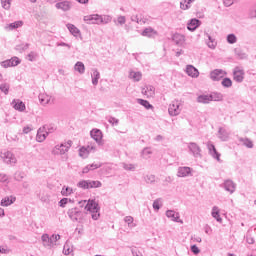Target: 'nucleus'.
Returning a JSON list of instances; mask_svg holds the SVG:
<instances>
[{
  "label": "nucleus",
  "instance_id": "1",
  "mask_svg": "<svg viewBox=\"0 0 256 256\" xmlns=\"http://www.w3.org/2000/svg\"><path fill=\"white\" fill-rule=\"evenodd\" d=\"M59 239H61V235L59 234H53L51 236L49 234H43L41 237L44 247H54V245H57Z\"/></svg>",
  "mask_w": 256,
  "mask_h": 256
},
{
  "label": "nucleus",
  "instance_id": "2",
  "mask_svg": "<svg viewBox=\"0 0 256 256\" xmlns=\"http://www.w3.org/2000/svg\"><path fill=\"white\" fill-rule=\"evenodd\" d=\"M101 181H95V180H82L78 182L77 187L79 189H98L99 187H102Z\"/></svg>",
  "mask_w": 256,
  "mask_h": 256
},
{
  "label": "nucleus",
  "instance_id": "3",
  "mask_svg": "<svg viewBox=\"0 0 256 256\" xmlns=\"http://www.w3.org/2000/svg\"><path fill=\"white\" fill-rule=\"evenodd\" d=\"M73 145V141L68 140L65 143H62L61 145H56L52 150V155H65L69 149H71V146Z\"/></svg>",
  "mask_w": 256,
  "mask_h": 256
},
{
  "label": "nucleus",
  "instance_id": "4",
  "mask_svg": "<svg viewBox=\"0 0 256 256\" xmlns=\"http://www.w3.org/2000/svg\"><path fill=\"white\" fill-rule=\"evenodd\" d=\"M84 21L88 25H101V23H107V21H105L103 19V16H101L99 14H92V15L84 16Z\"/></svg>",
  "mask_w": 256,
  "mask_h": 256
},
{
  "label": "nucleus",
  "instance_id": "5",
  "mask_svg": "<svg viewBox=\"0 0 256 256\" xmlns=\"http://www.w3.org/2000/svg\"><path fill=\"white\" fill-rule=\"evenodd\" d=\"M91 151L95 152L97 151V146L94 142H88L87 147L83 146L79 149V155L82 157V159H87L89 157V154Z\"/></svg>",
  "mask_w": 256,
  "mask_h": 256
},
{
  "label": "nucleus",
  "instance_id": "6",
  "mask_svg": "<svg viewBox=\"0 0 256 256\" xmlns=\"http://www.w3.org/2000/svg\"><path fill=\"white\" fill-rule=\"evenodd\" d=\"M0 157L7 165H15L17 163V158L11 151L1 152Z\"/></svg>",
  "mask_w": 256,
  "mask_h": 256
},
{
  "label": "nucleus",
  "instance_id": "7",
  "mask_svg": "<svg viewBox=\"0 0 256 256\" xmlns=\"http://www.w3.org/2000/svg\"><path fill=\"white\" fill-rule=\"evenodd\" d=\"M180 103L177 100L172 101V103L169 105L168 112L171 117H177L179 113H181Z\"/></svg>",
  "mask_w": 256,
  "mask_h": 256
},
{
  "label": "nucleus",
  "instance_id": "8",
  "mask_svg": "<svg viewBox=\"0 0 256 256\" xmlns=\"http://www.w3.org/2000/svg\"><path fill=\"white\" fill-rule=\"evenodd\" d=\"M68 217L71 221H79V219H82L83 217V212L78 208H72L68 210Z\"/></svg>",
  "mask_w": 256,
  "mask_h": 256
},
{
  "label": "nucleus",
  "instance_id": "9",
  "mask_svg": "<svg viewBox=\"0 0 256 256\" xmlns=\"http://www.w3.org/2000/svg\"><path fill=\"white\" fill-rule=\"evenodd\" d=\"M222 187L230 193V195H233V192L237 189V184L233 182V180H225L224 183L222 184Z\"/></svg>",
  "mask_w": 256,
  "mask_h": 256
},
{
  "label": "nucleus",
  "instance_id": "10",
  "mask_svg": "<svg viewBox=\"0 0 256 256\" xmlns=\"http://www.w3.org/2000/svg\"><path fill=\"white\" fill-rule=\"evenodd\" d=\"M188 149L192 153L193 157H201V147L195 142L188 143Z\"/></svg>",
  "mask_w": 256,
  "mask_h": 256
},
{
  "label": "nucleus",
  "instance_id": "11",
  "mask_svg": "<svg viewBox=\"0 0 256 256\" xmlns=\"http://www.w3.org/2000/svg\"><path fill=\"white\" fill-rule=\"evenodd\" d=\"M225 75H227V73L222 69H215L210 73V79H212V81H221Z\"/></svg>",
  "mask_w": 256,
  "mask_h": 256
},
{
  "label": "nucleus",
  "instance_id": "12",
  "mask_svg": "<svg viewBox=\"0 0 256 256\" xmlns=\"http://www.w3.org/2000/svg\"><path fill=\"white\" fill-rule=\"evenodd\" d=\"M86 211H89L90 213H99V204L95 202V200H88V202L85 205Z\"/></svg>",
  "mask_w": 256,
  "mask_h": 256
},
{
  "label": "nucleus",
  "instance_id": "13",
  "mask_svg": "<svg viewBox=\"0 0 256 256\" xmlns=\"http://www.w3.org/2000/svg\"><path fill=\"white\" fill-rule=\"evenodd\" d=\"M233 79L237 83H243V79H245V72L239 67H236L233 71Z\"/></svg>",
  "mask_w": 256,
  "mask_h": 256
},
{
  "label": "nucleus",
  "instance_id": "14",
  "mask_svg": "<svg viewBox=\"0 0 256 256\" xmlns=\"http://www.w3.org/2000/svg\"><path fill=\"white\" fill-rule=\"evenodd\" d=\"M90 136L94 139V141H96V143H98V145H103V142H101L103 139V132H101V130L93 129L90 132Z\"/></svg>",
  "mask_w": 256,
  "mask_h": 256
},
{
  "label": "nucleus",
  "instance_id": "15",
  "mask_svg": "<svg viewBox=\"0 0 256 256\" xmlns=\"http://www.w3.org/2000/svg\"><path fill=\"white\" fill-rule=\"evenodd\" d=\"M166 217L171 219V221H175L176 223H183V220L180 219L179 212H175L174 210H167Z\"/></svg>",
  "mask_w": 256,
  "mask_h": 256
},
{
  "label": "nucleus",
  "instance_id": "16",
  "mask_svg": "<svg viewBox=\"0 0 256 256\" xmlns=\"http://www.w3.org/2000/svg\"><path fill=\"white\" fill-rule=\"evenodd\" d=\"M56 9H60L61 11L67 12L71 10V2L67 0H62L55 4Z\"/></svg>",
  "mask_w": 256,
  "mask_h": 256
},
{
  "label": "nucleus",
  "instance_id": "17",
  "mask_svg": "<svg viewBox=\"0 0 256 256\" xmlns=\"http://www.w3.org/2000/svg\"><path fill=\"white\" fill-rule=\"evenodd\" d=\"M208 151L210 155L214 158L217 159L218 161H221V154L217 152V148H215V145L212 143L207 144Z\"/></svg>",
  "mask_w": 256,
  "mask_h": 256
},
{
  "label": "nucleus",
  "instance_id": "18",
  "mask_svg": "<svg viewBox=\"0 0 256 256\" xmlns=\"http://www.w3.org/2000/svg\"><path fill=\"white\" fill-rule=\"evenodd\" d=\"M15 201H17L15 196H6L1 200L0 205L2 207H9V205H13Z\"/></svg>",
  "mask_w": 256,
  "mask_h": 256
},
{
  "label": "nucleus",
  "instance_id": "19",
  "mask_svg": "<svg viewBox=\"0 0 256 256\" xmlns=\"http://www.w3.org/2000/svg\"><path fill=\"white\" fill-rule=\"evenodd\" d=\"M49 135V132H45V127L40 128L36 135V140L38 143H43L45 139H47V136Z\"/></svg>",
  "mask_w": 256,
  "mask_h": 256
},
{
  "label": "nucleus",
  "instance_id": "20",
  "mask_svg": "<svg viewBox=\"0 0 256 256\" xmlns=\"http://www.w3.org/2000/svg\"><path fill=\"white\" fill-rule=\"evenodd\" d=\"M201 25V20L194 18L190 20V23L187 24L188 31H195Z\"/></svg>",
  "mask_w": 256,
  "mask_h": 256
},
{
  "label": "nucleus",
  "instance_id": "21",
  "mask_svg": "<svg viewBox=\"0 0 256 256\" xmlns=\"http://www.w3.org/2000/svg\"><path fill=\"white\" fill-rule=\"evenodd\" d=\"M172 41L175 43V45L181 46L185 43V36L176 33L172 36Z\"/></svg>",
  "mask_w": 256,
  "mask_h": 256
},
{
  "label": "nucleus",
  "instance_id": "22",
  "mask_svg": "<svg viewBox=\"0 0 256 256\" xmlns=\"http://www.w3.org/2000/svg\"><path fill=\"white\" fill-rule=\"evenodd\" d=\"M186 73L189 77H199V70H197L193 65H187Z\"/></svg>",
  "mask_w": 256,
  "mask_h": 256
},
{
  "label": "nucleus",
  "instance_id": "23",
  "mask_svg": "<svg viewBox=\"0 0 256 256\" xmlns=\"http://www.w3.org/2000/svg\"><path fill=\"white\" fill-rule=\"evenodd\" d=\"M191 175V168L190 167H179L178 168V177H189Z\"/></svg>",
  "mask_w": 256,
  "mask_h": 256
},
{
  "label": "nucleus",
  "instance_id": "24",
  "mask_svg": "<svg viewBox=\"0 0 256 256\" xmlns=\"http://www.w3.org/2000/svg\"><path fill=\"white\" fill-rule=\"evenodd\" d=\"M142 95H146V97H153L155 95V87L150 85L142 88Z\"/></svg>",
  "mask_w": 256,
  "mask_h": 256
},
{
  "label": "nucleus",
  "instance_id": "25",
  "mask_svg": "<svg viewBox=\"0 0 256 256\" xmlns=\"http://www.w3.org/2000/svg\"><path fill=\"white\" fill-rule=\"evenodd\" d=\"M13 104V107L16 111H20V112H23L25 111L26 107H25V103H23V101L21 100H14L12 102Z\"/></svg>",
  "mask_w": 256,
  "mask_h": 256
},
{
  "label": "nucleus",
  "instance_id": "26",
  "mask_svg": "<svg viewBox=\"0 0 256 256\" xmlns=\"http://www.w3.org/2000/svg\"><path fill=\"white\" fill-rule=\"evenodd\" d=\"M93 73L91 75L92 77V84L93 85H98L99 84V79H101V73H99V70H97L96 68H94Z\"/></svg>",
  "mask_w": 256,
  "mask_h": 256
},
{
  "label": "nucleus",
  "instance_id": "27",
  "mask_svg": "<svg viewBox=\"0 0 256 256\" xmlns=\"http://www.w3.org/2000/svg\"><path fill=\"white\" fill-rule=\"evenodd\" d=\"M218 137L221 141H228L229 139V132L225 128H219L218 130Z\"/></svg>",
  "mask_w": 256,
  "mask_h": 256
},
{
  "label": "nucleus",
  "instance_id": "28",
  "mask_svg": "<svg viewBox=\"0 0 256 256\" xmlns=\"http://www.w3.org/2000/svg\"><path fill=\"white\" fill-rule=\"evenodd\" d=\"M212 217L218 221V223H223V218H221V215L219 214V207L214 206L212 208Z\"/></svg>",
  "mask_w": 256,
  "mask_h": 256
},
{
  "label": "nucleus",
  "instance_id": "29",
  "mask_svg": "<svg viewBox=\"0 0 256 256\" xmlns=\"http://www.w3.org/2000/svg\"><path fill=\"white\" fill-rule=\"evenodd\" d=\"M142 35L143 37H155V35H157V31L153 30L151 27H148L143 30Z\"/></svg>",
  "mask_w": 256,
  "mask_h": 256
},
{
  "label": "nucleus",
  "instance_id": "30",
  "mask_svg": "<svg viewBox=\"0 0 256 256\" xmlns=\"http://www.w3.org/2000/svg\"><path fill=\"white\" fill-rule=\"evenodd\" d=\"M67 29L70 31V33L74 36V37H78L79 34L81 33V31L79 30V28H77L75 25L73 24H67Z\"/></svg>",
  "mask_w": 256,
  "mask_h": 256
},
{
  "label": "nucleus",
  "instance_id": "31",
  "mask_svg": "<svg viewBox=\"0 0 256 256\" xmlns=\"http://www.w3.org/2000/svg\"><path fill=\"white\" fill-rule=\"evenodd\" d=\"M210 101H223V94L221 92H212L210 94Z\"/></svg>",
  "mask_w": 256,
  "mask_h": 256
},
{
  "label": "nucleus",
  "instance_id": "32",
  "mask_svg": "<svg viewBox=\"0 0 256 256\" xmlns=\"http://www.w3.org/2000/svg\"><path fill=\"white\" fill-rule=\"evenodd\" d=\"M74 69L75 71H77L78 73H80V75H83V73H85V64H83V62L78 61L75 65H74Z\"/></svg>",
  "mask_w": 256,
  "mask_h": 256
},
{
  "label": "nucleus",
  "instance_id": "33",
  "mask_svg": "<svg viewBox=\"0 0 256 256\" xmlns=\"http://www.w3.org/2000/svg\"><path fill=\"white\" fill-rule=\"evenodd\" d=\"M101 167V164H91L87 165L86 167L83 168L82 173H88L90 171H95V169H99Z\"/></svg>",
  "mask_w": 256,
  "mask_h": 256
},
{
  "label": "nucleus",
  "instance_id": "34",
  "mask_svg": "<svg viewBox=\"0 0 256 256\" xmlns=\"http://www.w3.org/2000/svg\"><path fill=\"white\" fill-rule=\"evenodd\" d=\"M142 77L143 74H141V72L131 71L129 74V78L133 79V81H141Z\"/></svg>",
  "mask_w": 256,
  "mask_h": 256
},
{
  "label": "nucleus",
  "instance_id": "35",
  "mask_svg": "<svg viewBox=\"0 0 256 256\" xmlns=\"http://www.w3.org/2000/svg\"><path fill=\"white\" fill-rule=\"evenodd\" d=\"M197 102L198 103H211V96L210 95H200L197 97Z\"/></svg>",
  "mask_w": 256,
  "mask_h": 256
},
{
  "label": "nucleus",
  "instance_id": "36",
  "mask_svg": "<svg viewBox=\"0 0 256 256\" xmlns=\"http://www.w3.org/2000/svg\"><path fill=\"white\" fill-rule=\"evenodd\" d=\"M240 143H242L248 149H253V141L249 138H239Z\"/></svg>",
  "mask_w": 256,
  "mask_h": 256
},
{
  "label": "nucleus",
  "instance_id": "37",
  "mask_svg": "<svg viewBox=\"0 0 256 256\" xmlns=\"http://www.w3.org/2000/svg\"><path fill=\"white\" fill-rule=\"evenodd\" d=\"M234 53L238 59H247V54L241 48L234 49Z\"/></svg>",
  "mask_w": 256,
  "mask_h": 256
},
{
  "label": "nucleus",
  "instance_id": "38",
  "mask_svg": "<svg viewBox=\"0 0 256 256\" xmlns=\"http://www.w3.org/2000/svg\"><path fill=\"white\" fill-rule=\"evenodd\" d=\"M71 193H73V188L66 186L62 188L61 195H63V197H69Z\"/></svg>",
  "mask_w": 256,
  "mask_h": 256
},
{
  "label": "nucleus",
  "instance_id": "39",
  "mask_svg": "<svg viewBox=\"0 0 256 256\" xmlns=\"http://www.w3.org/2000/svg\"><path fill=\"white\" fill-rule=\"evenodd\" d=\"M138 103L142 105V107H145V109H153V105L147 100L138 99Z\"/></svg>",
  "mask_w": 256,
  "mask_h": 256
},
{
  "label": "nucleus",
  "instance_id": "40",
  "mask_svg": "<svg viewBox=\"0 0 256 256\" xmlns=\"http://www.w3.org/2000/svg\"><path fill=\"white\" fill-rule=\"evenodd\" d=\"M39 101H40L41 105H47L49 103L50 99H49V96H47L45 94H40Z\"/></svg>",
  "mask_w": 256,
  "mask_h": 256
},
{
  "label": "nucleus",
  "instance_id": "41",
  "mask_svg": "<svg viewBox=\"0 0 256 256\" xmlns=\"http://www.w3.org/2000/svg\"><path fill=\"white\" fill-rule=\"evenodd\" d=\"M221 85L229 89V87H233V81H231L230 78H224L221 82Z\"/></svg>",
  "mask_w": 256,
  "mask_h": 256
},
{
  "label": "nucleus",
  "instance_id": "42",
  "mask_svg": "<svg viewBox=\"0 0 256 256\" xmlns=\"http://www.w3.org/2000/svg\"><path fill=\"white\" fill-rule=\"evenodd\" d=\"M227 41L230 45H233V44L237 43V36H235V34H229L227 36Z\"/></svg>",
  "mask_w": 256,
  "mask_h": 256
},
{
  "label": "nucleus",
  "instance_id": "43",
  "mask_svg": "<svg viewBox=\"0 0 256 256\" xmlns=\"http://www.w3.org/2000/svg\"><path fill=\"white\" fill-rule=\"evenodd\" d=\"M131 21H133L134 23H139L140 25H143V23H145L144 20L139 17V15L131 16Z\"/></svg>",
  "mask_w": 256,
  "mask_h": 256
},
{
  "label": "nucleus",
  "instance_id": "44",
  "mask_svg": "<svg viewBox=\"0 0 256 256\" xmlns=\"http://www.w3.org/2000/svg\"><path fill=\"white\" fill-rule=\"evenodd\" d=\"M9 84L4 83L0 85V90L2 91V93H4L5 95L9 94Z\"/></svg>",
  "mask_w": 256,
  "mask_h": 256
},
{
  "label": "nucleus",
  "instance_id": "45",
  "mask_svg": "<svg viewBox=\"0 0 256 256\" xmlns=\"http://www.w3.org/2000/svg\"><path fill=\"white\" fill-rule=\"evenodd\" d=\"M27 49H29L28 43L16 46V51H20V53H22V51H27Z\"/></svg>",
  "mask_w": 256,
  "mask_h": 256
},
{
  "label": "nucleus",
  "instance_id": "46",
  "mask_svg": "<svg viewBox=\"0 0 256 256\" xmlns=\"http://www.w3.org/2000/svg\"><path fill=\"white\" fill-rule=\"evenodd\" d=\"M125 223H127L128 227H135V225H133V217L132 216H126L124 218Z\"/></svg>",
  "mask_w": 256,
  "mask_h": 256
},
{
  "label": "nucleus",
  "instance_id": "47",
  "mask_svg": "<svg viewBox=\"0 0 256 256\" xmlns=\"http://www.w3.org/2000/svg\"><path fill=\"white\" fill-rule=\"evenodd\" d=\"M3 9H11V0H1Z\"/></svg>",
  "mask_w": 256,
  "mask_h": 256
},
{
  "label": "nucleus",
  "instance_id": "48",
  "mask_svg": "<svg viewBox=\"0 0 256 256\" xmlns=\"http://www.w3.org/2000/svg\"><path fill=\"white\" fill-rule=\"evenodd\" d=\"M145 181H146V183H150V184L155 183V175H153V174L146 175Z\"/></svg>",
  "mask_w": 256,
  "mask_h": 256
},
{
  "label": "nucleus",
  "instance_id": "49",
  "mask_svg": "<svg viewBox=\"0 0 256 256\" xmlns=\"http://www.w3.org/2000/svg\"><path fill=\"white\" fill-rule=\"evenodd\" d=\"M23 25L22 21H17L9 25L10 29H19Z\"/></svg>",
  "mask_w": 256,
  "mask_h": 256
},
{
  "label": "nucleus",
  "instance_id": "50",
  "mask_svg": "<svg viewBox=\"0 0 256 256\" xmlns=\"http://www.w3.org/2000/svg\"><path fill=\"white\" fill-rule=\"evenodd\" d=\"M250 19H256V4L249 11Z\"/></svg>",
  "mask_w": 256,
  "mask_h": 256
},
{
  "label": "nucleus",
  "instance_id": "51",
  "mask_svg": "<svg viewBox=\"0 0 256 256\" xmlns=\"http://www.w3.org/2000/svg\"><path fill=\"white\" fill-rule=\"evenodd\" d=\"M69 201L71 202V199H69V198H62L59 201V207L65 208V206L67 205V203H69Z\"/></svg>",
  "mask_w": 256,
  "mask_h": 256
},
{
  "label": "nucleus",
  "instance_id": "52",
  "mask_svg": "<svg viewBox=\"0 0 256 256\" xmlns=\"http://www.w3.org/2000/svg\"><path fill=\"white\" fill-rule=\"evenodd\" d=\"M209 42H208V47L210 49H215V47L217 46V43L215 42V40H213V38H211V36H208Z\"/></svg>",
  "mask_w": 256,
  "mask_h": 256
},
{
  "label": "nucleus",
  "instance_id": "53",
  "mask_svg": "<svg viewBox=\"0 0 256 256\" xmlns=\"http://www.w3.org/2000/svg\"><path fill=\"white\" fill-rule=\"evenodd\" d=\"M9 176L5 173H0V183H8Z\"/></svg>",
  "mask_w": 256,
  "mask_h": 256
},
{
  "label": "nucleus",
  "instance_id": "54",
  "mask_svg": "<svg viewBox=\"0 0 256 256\" xmlns=\"http://www.w3.org/2000/svg\"><path fill=\"white\" fill-rule=\"evenodd\" d=\"M108 123H110L111 125H119V119H117L113 116H110L108 118Z\"/></svg>",
  "mask_w": 256,
  "mask_h": 256
},
{
  "label": "nucleus",
  "instance_id": "55",
  "mask_svg": "<svg viewBox=\"0 0 256 256\" xmlns=\"http://www.w3.org/2000/svg\"><path fill=\"white\" fill-rule=\"evenodd\" d=\"M123 169H125V171H133L135 166L133 164L123 163Z\"/></svg>",
  "mask_w": 256,
  "mask_h": 256
},
{
  "label": "nucleus",
  "instance_id": "56",
  "mask_svg": "<svg viewBox=\"0 0 256 256\" xmlns=\"http://www.w3.org/2000/svg\"><path fill=\"white\" fill-rule=\"evenodd\" d=\"M131 253L133 256H143V254L139 251V249H137V247H132Z\"/></svg>",
  "mask_w": 256,
  "mask_h": 256
},
{
  "label": "nucleus",
  "instance_id": "57",
  "mask_svg": "<svg viewBox=\"0 0 256 256\" xmlns=\"http://www.w3.org/2000/svg\"><path fill=\"white\" fill-rule=\"evenodd\" d=\"M10 62L13 63L12 67H17V65H19V63H21V61L17 57H12L10 59Z\"/></svg>",
  "mask_w": 256,
  "mask_h": 256
},
{
  "label": "nucleus",
  "instance_id": "58",
  "mask_svg": "<svg viewBox=\"0 0 256 256\" xmlns=\"http://www.w3.org/2000/svg\"><path fill=\"white\" fill-rule=\"evenodd\" d=\"M159 199H156V200H154V202H153V209H154V211H159V209H161V205L159 204Z\"/></svg>",
  "mask_w": 256,
  "mask_h": 256
},
{
  "label": "nucleus",
  "instance_id": "59",
  "mask_svg": "<svg viewBox=\"0 0 256 256\" xmlns=\"http://www.w3.org/2000/svg\"><path fill=\"white\" fill-rule=\"evenodd\" d=\"M191 251L192 253H194V255H199V253H201V250L199 249V247H197V245H192Z\"/></svg>",
  "mask_w": 256,
  "mask_h": 256
},
{
  "label": "nucleus",
  "instance_id": "60",
  "mask_svg": "<svg viewBox=\"0 0 256 256\" xmlns=\"http://www.w3.org/2000/svg\"><path fill=\"white\" fill-rule=\"evenodd\" d=\"M13 63L10 62V60H6L1 62V66L4 67V69H7V67H12Z\"/></svg>",
  "mask_w": 256,
  "mask_h": 256
},
{
  "label": "nucleus",
  "instance_id": "61",
  "mask_svg": "<svg viewBox=\"0 0 256 256\" xmlns=\"http://www.w3.org/2000/svg\"><path fill=\"white\" fill-rule=\"evenodd\" d=\"M37 59V53L35 52H30L28 54V61H35Z\"/></svg>",
  "mask_w": 256,
  "mask_h": 256
},
{
  "label": "nucleus",
  "instance_id": "62",
  "mask_svg": "<svg viewBox=\"0 0 256 256\" xmlns=\"http://www.w3.org/2000/svg\"><path fill=\"white\" fill-rule=\"evenodd\" d=\"M191 6L187 5L185 3V0L180 2V9H183V11H187V9H190Z\"/></svg>",
  "mask_w": 256,
  "mask_h": 256
},
{
  "label": "nucleus",
  "instance_id": "63",
  "mask_svg": "<svg viewBox=\"0 0 256 256\" xmlns=\"http://www.w3.org/2000/svg\"><path fill=\"white\" fill-rule=\"evenodd\" d=\"M246 242L249 244V245H253V243H255V239L251 236H247L246 237Z\"/></svg>",
  "mask_w": 256,
  "mask_h": 256
},
{
  "label": "nucleus",
  "instance_id": "64",
  "mask_svg": "<svg viewBox=\"0 0 256 256\" xmlns=\"http://www.w3.org/2000/svg\"><path fill=\"white\" fill-rule=\"evenodd\" d=\"M125 21H126L125 16H119L118 17V23L120 25H125Z\"/></svg>",
  "mask_w": 256,
  "mask_h": 256
}]
</instances>
